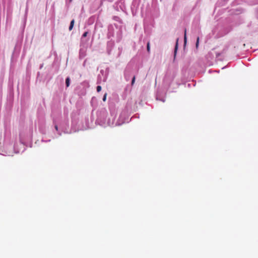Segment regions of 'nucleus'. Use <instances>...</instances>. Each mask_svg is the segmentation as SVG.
<instances>
[{"label":"nucleus","instance_id":"nucleus-1","mask_svg":"<svg viewBox=\"0 0 258 258\" xmlns=\"http://www.w3.org/2000/svg\"><path fill=\"white\" fill-rule=\"evenodd\" d=\"M74 23H75L74 20H73L71 22V24H70V27H69V30L70 31L72 30V29H73V28L74 27Z\"/></svg>","mask_w":258,"mask_h":258},{"label":"nucleus","instance_id":"nucleus-2","mask_svg":"<svg viewBox=\"0 0 258 258\" xmlns=\"http://www.w3.org/2000/svg\"><path fill=\"white\" fill-rule=\"evenodd\" d=\"M66 85L67 87H69L70 85V79L69 78L66 80Z\"/></svg>","mask_w":258,"mask_h":258},{"label":"nucleus","instance_id":"nucleus-3","mask_svg":"<svg viewBox=\"0 0 258 258\" xmlns=\"http://www.w3.org/2000/svg\"><path fill=\"white\" fill-rule=\"evenodd\" d=\"M186 30L185 29L184 30V41L185 43L186 42Z\"/></svg>","mask_w":258,"mask_h":258},{"label":"nucleus","instance_id":"nucleus-4","mask_svg":"<svg viewBox=\"0 0 258 258\" xmlns=\"http://www.w3.org/2000/svg\"><path fill=\"white\" fill-rule=\"evenodd\" d=\"M101 89H102L101 86H97L96 90L98 92H99L101 90Z\"/></svg>","mask_w":258,"mask_h":258},{"label":"nucleus","instance_id":"nucleus-5","mask_svg":"<svg viewBox=\"0 0 258 258\" xmlns=\"http://www.w3.org/2000/svg\"><path fill=\"white\" fill-rule=\"evenodd\" d=\"M135 80H136V77H135V76H134V77L133 78L132 80V83H131L132 86H133L134 84Z\"/></svg>","mask_w":258,"mask_h":258},{"label":"nucleus","instance_id":"nucleus-6","mask_svg":"<svg viewBox=\"0 0 258 258\" xmlns=\"http://www.w3.org/2000/svg\"><path fill=\"white\" fill-rule=\"evenodd\" d=\"M107 95V94L106 93L104 95V96L102 99L103 101H105L106 100Z\"/></svg>","mask_w":258,"mask_h":258},{"label":"nucleus","instance_id":"nucleus-7","mask_svg":"<svg viewBox=\"0 0 258 258\" xmlns=\"http://www.w3.org/2000/svg\"><path fill=\"white\" fill-rule=\"evenodd\" d=\"M147 51L148 52H149L150 51V43L149 42H148V43H147Z\"/></svg>","mask_w":258,"mask_h":258},{"label":"nucleus","instance_id":"nucleus-8","mask_svg":"<svg viewBox=\"0 0 258 258\" xmlns=\"http://www.w3.org/2000/svg\"><path fill=\"white\" fill-rule=\"evenodd\" d=\"M199 43V37H198L197 39L196 47H198Z\"/></svg>","mask_w":258,"mask_h":258},{"label":"nucleus","instance_id":"nucleus-9","mask_svg":"<svg viewBox=\"0 0 258 258\" xmlns=\"http://www.w3.org/2000/svg\"><path fill=\"white\" fill-rule=\"evenodd\" d=\"M88 32H85L83 34V37H85L87 36L88 35Z\"/></svg>","mask_w":258,"mask_h":258},{"label":"nucleus","instance_id":"nucleus-10","mask_svg":"<svg viewBox=\"0 0 258 258\" xmlns=\"http://www.w3.org/2000/svg\"><path fill=\"white\" fill-rule=\"evenodd\" d=\"M177 48V43H176V46H175V52H176Z\"/></svg>","mask_w":258,"mask_h":258},{"label":"nucleus","instance_id":"nucleus-11","mask_svg":"<svg viewBox=\"0 0 258 258\" xmlns=\"http://www.w3.org/2000/svg\"><path fill=\"white\" fill-rule=\"evenodd\" d=\"M55 128L56 129V130H58L57 126L56 125H55Z\"/></svg>","mask_w":258,"mask_h":258},{"label":"nucleus","instance_id":"nucleus-12","mask_svg":"<svg viewBox=\"0 0 258 258\" xmlns=\"http://www.w3.org/2000/svg\"><path fill=\"white\" fill-rule=\"evenodd\" d=\"M71 1H72V0H70V2H71Z\"/></svg>","mask_w":258,"mask_h":258}]
</instances>
